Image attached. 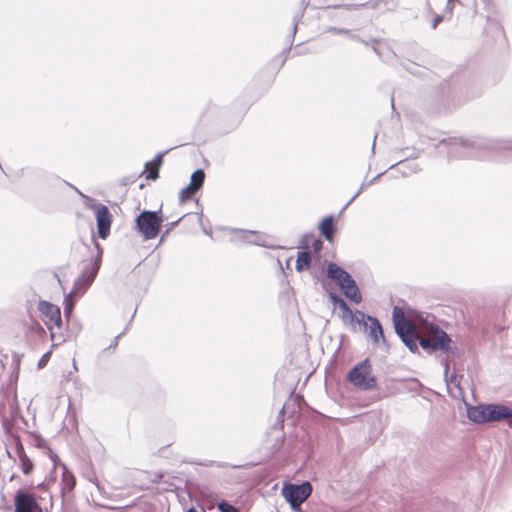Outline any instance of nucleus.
Returning <instances> with one entry per match:
<instances>
[{
    "mask_svg": "<svg viewBox=\"0 0 512 512\" xmlns=\"http://www.w3.org/2000/svg\"><path fill=\"white\" fill-rule=\"evenodd\" d=\"M96 247H97V249H98V258H100V257H101V253H102V252H101V250H100V246H99V244H98L97 242H96Z\"/></svg>",
    "mask_w": 512,
    "mask_h": 512,
    "instance_id": "26",
    "label": "nucleus"
},
{
    "mask_svg": "<svg viewBox=\"0 0 512 512\" xmlns=\"http://www.w3.org/2000/svg\"><path fill=\"white\" fill-rule=\"evenodd\" d=\"M51 354H52V350H49L48 352H46L40 359L39 361V367H43L44 365H46V363L49 361L50 357H51Z\"/></svg>",
    "mask_w": 512,
    "mask_h": 512,
    "instance_id": "25",
    "label": "nucleus"
},
{
    "mask_svg": "<svg viewBox=\"0 0 512 512\" xmlns=\"http://www.w3.org/2000/svg\"><path fill=\"white\" fill-rule=\"evenodd\" d=\"M468 418L477 423L506 421L512 427V409L499 404L478 405L467 410Z\"/></svg>",
    "mask_w": 512,
    "mask_h": 512,
    "instance_id": "1",
    "label": "nucleus"
},
{
    "mask_svg": "<svg viewBox=\"0 0 512 512\" xmlns=\"http://www.w3.org/2000/svg\"><path fill=\"white\" fill-rule=\"evenodd\" d=\"M319 230L321 235H323L326 240H328L329 242H333L334 235L336 232L334 217H325L319 225Z\"/></svg>",
    "mask_w": 512,
    "mask_h": 512,
    "instance_id": "17",
    "label": "nucleus"
},
{
    "mask_svg": "<svg viewBox=\"0 0 512 512\" xmlns=\"http://www.w3.org/2000/svg\"><path fill=\"white\" fill-rule=\"evenodd\" d=\"M15 512H41L36 497L22 490L17 491L14 497Z\"/></svg>",
    "mask_w": 512,
    "mask_h": 512,
    "instance_id": "9",
    "label": "nucleus"
},
{
    "mask_svg": "<svg viewBox=\"0 0 512 512\" xmlns=\"http://www.w3.org/2000/svg\"><path fill=\"white\" fill-rule=\"evenodd\" d=\"M38 328H39V330H40L41 332H43V333L45 332L44 328H43L41 325H39V324H38Z\"/></svg>",
    "mask_w": 512,
    "mask_h": 512,
    "instance_id": "28",
    "label": "nucleus"
},
{
    "mask_svg": "<svg viewBox=\"0 0 512 512\" xmlns=\"http://www.w3.org/2000/svg\"><path fill=\"white\" fill-rule=\"evenodd\" d=\"M37 308L42 321L50 332V339L53 341L56 335L55 328L61 329L62 327L60 308L48 301H40Z\"/></svg>",
    "mask_w": 512,
    "mask_h": 512,
    "instance_id": "5",
    "label": "nucleus"
},
{
    "mask_svg": "<svg viewBox=\"0 0 512 512\" xmlns=\"http://www.w3.org/2000/svg\"><path fill=\"white\" fill-rule=\"evenodd\" d=\"M349 382L363 390H372L377 386V379L372 374V366L368 359L354 366L347 376Z\"/></svg>",
    "mask_w": 512,
    "mask_h": 512,
    "instance_id": "3",
    "label": "nucleus"
},
{
    "mask_svg": "<svg viewBox=\"0 0 512 512\" xmlns=\"http://www.w3.org/2000/svg\"><path fill=\"white\" fill-rule=\"evenodd\" d=\"M440 21H441V18H440V17H438V18L435 20L433 27L435 28V27L437 26V24H438Z\"/></svg>",
    "mask_w": 512,
    "mask_h": 512,
    "instance_id": "27",
    "label": "nucleus"
},
{
    "mask_svg": "<svg viewBox=\"0 0 512 512\" xmlns=\"http://www.w3.org/2000/svg\"><path fill=\"white\" fill-rule=\"evenodd\" d=\"M90 208L95 214L99 237L106 239L110 234L113 215L111 214L109 208L104 204H92Z\"/></svg>",
    "mask_w": 512,
    "mask_h": 512,
    "instance_id": "7",
    "label": "nucleus"
},
{
    "mask_svg": "<svg viewBox=\"0 0 512 512\" xmlns=\"http://www.w3.org/2000/svg\"><path fill=\"white\" fill-rule=\"evenodd\" d=\"M312 490V485L309 482H304L301 485L287 484L282 489V495L294 510H298L302 503L309 498Z\"/></svg>",
    "mask_w": 512,
    "mask_h": 512,
    "instance_id": "6",
    "label": "nucleus"
},
{
    "mask_svg": "<svg viewBox=\"0 0 512 512\" xmlns=\"http://www.w3.org/2000/svg\"><path fill=\"white\" fill-rule=\"evenodd\" d=\"M393 322L397 334L401 337L406 346L415 352L418 349L417 340L419 335L413 322L405 316L404 312L395 308L393 312Z\"/></svg>",
    "mask_w": 512,
    "mask_h": 512,
    "instance_id": "2",
    "label": "nucleus"
},
{
    "mask_svg": "<svg viewBox=\"0 0 512 512\" xmlns=\"http://www.w3.org/2000/svg\"><path fill=\"white\" fill-rule=\"evenodd\" d=\"M419 344L421 347L428 351H435L437 349L447 350L450 344V338L442 330H433L428 337H419Z\"/></svg>",
    "mask_w": 512,
    "mask_h": 512,
    "instance_id": "8",
    "label": "nucleus"
},
{
    "mask_svg": "<svg viewBox=\"0 0 512 512\" xmlns=\"http://www.w3.org/2000/svg\"><path fill=\"white\" fill-rule=\"evenodd\" d=\"M205 180V173L203 170L198 169L191 175L189 186L192 187L196 192L202 187Z\"/></svg>",
    "mask_w": 512,
    "mask_h": 512,
    "instance_id": "20",
    "label": "nucleus"
},
{
    "mask_svg": "<svg viewBox=\"0 0 512 512\" xmlns=\"http://www.w3.org/2000/svg\"><path fill=\"white\" fill-rule=\"evenodd\" d=\"M327 276L334 280L339 286L351 278V275L347 271L333 262L329 263L327 266Z\"/></svg>",
    "mask_w": 512,
    "mask_h": 512,
    "instance_id": "16",
    "label": "nucleus"
},
{
    "mask_svg": "<svg viewBox=\"0 0 512 512\" xmlns=\"http://www.w3.org/2000/svg\"><path fill=\"white\" fill-rule=\"evenodd\" d=\"M62 476L60 481L62 497L68 496L76 486V478L74 474L68 470L65 464H61Z\"/></svg>",
    "mask_w": 512,
    "mask_h": 512,
    "instance_id": "14",
    "label": "nucleus"
},
{
    "mask_svg": "<svg viewBox=\"0 0 512 512\" xmlns=\"http://www.w3.org/2000/svg\"><path fill=\"white\" fill-rule=\"evenodd\" d=\"M336 302L339 305L340 308V318L345 324L351 325L353 328H355L356 324H361L364 322V319L366 318V314H364L362 311L357 310L356 312H353L347 303L343 299H335Z\"/></svg>",
    "mask_w": 512,
    "mask_h": 512,
    "instance_id": "10",
    "label": "nucleus"
},
{
    "mask_svg": "<svg viewBox=\"0 0 512 512\" xmlns=\"http://www.w3.org/2000/svg\"><path fill=\"white\" fill-rule=\"evenodd\" d=\"M188 512H198V511H197L196 509H194V508H190V509L188 510Z\"/></svg>",
    "mask_w": 512,
    "mask_h": 512,
    "instance_id": "29",
    "label": "nucleus"
},
{
    "mask_svg": "<svg viewBox=\"0 0 512 512\" xmlns=\"http://www.w3.org/2000/svg\"><path fill=\"white\" fill-rule=\"evenodd\" d=\"M73 308H74V300H73L72 293H70L64 299V313L67 317H69Z\"/></svg>",
    "mask_w": 512,
    "mask_h": 512,
    "instance_id": "22",
    "label": "nucleus"
},
{
    "mask_svg": "<svg viewBox=\"0 0 512 512\" xmlns=\"http://www.w3.org/2000/svg\"><path fill=\"white\" fill-rule=\"evenodd\" d=\"M313 260L315 259L312 257L310 251L307 249H300L296 258V271L303 272L309 270Z\"/></svg>",
    "mask_w": 512,
    "mask_h": 512,
    "instance_id": "18",
    "label": "nucleus"
},
{
    "mask_svg": "<svg viewBox=\"0 0 512 512\" xmlns=\"http://www.w3.org/2000/svg\"><path fill=\"white\" fill-rule=\"evenodd\" d=\"M162 222V218L154 211H143L136 218L137 229L146 240H151L158 236Z\"/></svg>",
    "mask_w": 512,
    "mask_h": 512,
    "instance_id": "4",
    "label": "nucleus"
},
{
    "mask_svg": "<svg viewBox=\"0 0 512 512\" xmlns=\"http://www.w3.org/2000/svg\"><path fill=\"white\" fill-rule=\"evenodd\" d=\"M360 325L364 326V330L368 331L369 336L375 343H378L380 338H384L382 326L377 318L366 315L364 322Z\"/></svg>",
    "mask_w": 512,
    "mask_h": 512,
    "instance_id": "13",
    "label": "nucleus"
},
{
    "mask_svg": "<svg viewBox=\"0 0 512 512\" xmlns=\"http://www.w3.org/2000/svg\"><path fill=\"white\" fill-rule=\"evenodd\" d=\"M195 194L196 191L188 185L187 187L181 190L179 194V200L182 204L186 203L187 201L191 200Z\"/></svg>",
    "mask_w": 512,
    "mask_h": 512,
    "instance_id": "21",
    "label": "nucleus"
},
{
    "mask_svg": "<svg viewBox=\"0 0 512 512\" xmlns=\"http://www.w3.org/2000/svg\"><path fill=\"white\" fill-rule=\"evenodd\" d=\"M218 509L220 512H239L236 507L225 501L218 504Z\"/></svg>",
    "mask_w": 512,
    "mask_h": 512,
    "instance_id": "23",
    "label": "nucleus"
},
{
    "mask_svg": "<svg viewBox=\"0 0 512 512\" xmlns=\"http://www.w3.org/2000/svg\"><path fill=\"white\" fill-rule=\"evenodd\" d=\"M298 248L307 249L315 260H320L322 257L323 241L313 234H307L302 237Z\"/></svg>",
    "mask_w": 512,
    "mask_h": 512,
    "instance_id": "12",
    "label": "nucleus"
},
{
    "mask_svg": "<svg viewBox=\"0 0 512 512\" xmlns=\"http://www.w3.org/2000/svg\"><path fill=\"white\" fill-rule=\"evenodd\" d=\"M340 288L344 295L352 302L359 304L362 301V295L352 277L345 281Z\"/></svg>",
    "mask_w": 512,
    "mask_h": 512,
    "instance_id": "15",
    "label": "nucleus"
},
{
    "mask_svg": "<svg viewBox=\"0 0 512 512\" xmlns=\"http://www.w3.org/2000/svg\"><path fill=\"white\" fill-rule=\"evenodd\" d=\"M99 260L97 259L93 264H92V267H91V272H90V275H89V278L87 280V284L89 285L95 278L98 270H99Z\"/></svg>",
    "mask_w": 512,
    "mask_h": 512,
    "instance_id": "24",
    "label": "nucleus"
},
{
    "mask_svg": "<svg viewBox=\"0 0 512 512\" xmlns=\"http://www.w3.org/2000/svg\"><path fill=\"white\" fill-rule=\"evenodd\" d=\"M15 453L18 458V465L25 476L31 475L35 470L33 460L26 453L19 437L15 439Z\"/></svg>",
    "mask_w": 512,
    "mask_h": 512,
    "instance_id": "11",
    "label": "nucleus"
},
{
    "mask_svg": "<svg viewBox=\"0 0 512 512\" xmlns=\"http://www.w3.org/2000/svg\"><path fill=\"white\" fill-rule=\"evenodd\" d=\"M162 165V155H157L151 162L146 163V178L156 180L159 177V170Z\"/></svg>",
    "mask_w": 512,
    "mask_h": 512,
    "instance_id": "19",
    "label": "nucleus"
}]
</instances>
